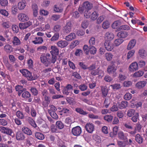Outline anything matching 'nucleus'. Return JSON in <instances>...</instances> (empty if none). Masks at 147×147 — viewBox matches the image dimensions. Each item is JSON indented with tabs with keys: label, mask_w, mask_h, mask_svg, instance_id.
I'll list each match as a JSON object with an SVG mask.
<instances>
[{
	"label": "nucleus",
	"mask_w": 147,
	"mask_h": 147,
	"mask_svg": "<svg viewBox=\"0 0 147 147\" xmlns=\"http://www.w3.org/2000/svg\"><path fill=\"white\" fill-rule=\"evenodd\" d=\"M86 131L90 133H92L94 130V126L92 123H87L85 125Z\"/></svg>",
	"instance_id": "nucleus-11"
},
{
	"label": "nucleus",
	"mask_w": 147,
	"mask_h": 147,
	"mask_svg": "<svg viewBox=\"0 0 147 147\" xmlns=\"http://www.w3.org/2000/svg\"><path fill=\"white\" fill-rule=\"evenodd\" d=\"M27 63L29 68H32L33 67V62L31 59H29L27 61Z\"/></svg>",
	"instance_id": "nucleus-62"
},
{
	"label": "nucleus",
	"mask_w": 147,
	"mask_h": 147,
	"mask_svg": "<svg viewBox=\"0 0 147 147\" xmlns=\"http://www.w3.org/2000/svg\"><path fill=\"white\" fill-rule=\"evenodd\" d=\"M123 41V40L122 39L118 38L115 40L114 41V44L116 46H117L121 44Z\"/></svg>",
	"instance_id": "nucleus-44"
},
{
	"label": "nucleus",
	"mask_w": 147,
	"mask_h": 147,
	"mask_svg": "<svg viewBox=\"0 0 147 147\" xmlns=\"http://www.w3.org/2000/svg\"><path fill=\"white\" fill-rule=\"evenodd\" d=\"M120 22L119 21L115 22L112 25V27L113 28L117 29L120 25Z\"/></svg>",
	"instance_id": "nucleus-59"
},
{
	"label": "nucleus",
	"mask_w": 147,
	"mask_h": 147,
	"mask_svg": "<svg viewBox=\"0 0 147 147\" xmlns=\"http://www.w3.org/2000/svg\"><path fill=\"white\" fill-rule=\"evenodd\" d=\"M118 136L119 138L120 139L123 140H126L127 141V139L123 131H119L118 133Z\"/></svg>",
	"instance_id": "nucleus-34"
},
{
	"label": "nucleus",
	"mask_w": 147,
	"mask_h": 147,
	"mask_svg": "<svg viewBox=\"0 0 147 147\" xmlns=\"http://www.w3.org/2000/svg\"><path fill=\"white\" fill-rule=\"evenodd\" d=\"M70 110V109L69 108H67L65 107L63 108L62 110L60 111L59 112L61 113L60 114L61 115L67 116L69 115Z\"/></svg>",
	"instance_id": "nucleus-20"
},
{
	"label": "nucleus",
	"mask_w": 147,
	"mask_h": 147,
	"mask_svg": "<svg viewBox=\"0 0 147 147\" xmlns=\"http://www.w3.org/2000/svg\"><path fill=\"white\" fill-rule=\"evenodd\" d=\"M132 96V94H131L127 93L124 95L123 98L126 100H129L131 98Z\"/></svg>",
	"instance_id": "nucleus-56"
},
{
	"label": "nucleus",
	"mask_w": 147,
	"mask_h": 147,
	"mask_svg": "<svg viewBox=\"0 0 147 147\" xmlns=\"http://www.w3.org/2000/svg\"><path fill=\"white\" fill-rule=\"evenodd\" d=\"M128 103V102L127 101H122L121 103H118V107L120 109L125 108L127 107Z\"/></svg>",
	"instance_id": "nucleus-29"
},
{
	"label": "nucleus",
	"mask_w": 147,
	"mask_h": 147,
	"mask_svg": "<svg viewBox=\"0 0 147 147\" xmlns=\"http://www.w3.org/2000/svg\"><path fill=\"white\" fill-rule=\"evenodd\" d=\"M113 116L111 115H106L104 117L105 120L108 122H111L113 119Z\"/></svg>",
	"instance_id": "nucleus-46"
},
{
	"label": "nucleus",
	"mask_w": 147,
	"mask_h": 147,
	"mask_svg": "<svg viewBox=\"0 0 147 147\" xmlns=\"http://www.w3.org/2000/svg\"><path fill=\"white\" fill-rule=\"evenodd\" d=\"M50 102V98L48 96H45L43 99L42 105L45 107H48Z\"/></svg>",
	"instance_id": "nucleus-17"
},
{
	"label": "nucleus",
	"mask_w": 147,
	"mask_h": 147,
	"mask_svg": "<svg viewBox=\"0 0 147 147\" xmlns=\"http://www.w3.org/2000/svg\"><path fill=\"white\" fill-rule=\"evenodd\" d=\"M139 54L140 57L142 58H144L147 55V54L146 51L144 49H141L139 50Z\"/></svg>",
	"instance_id": "nucleus-37"
},
{
	"label": "nucleus",
	"mask_w": 147,
	"mask_h": 147,
	"mask_svg": "<svg viewBox=\"0 0 147 147\" xmlns=\"http://www.w3.org/2000/svg\"><path fill=\"white\" fill-rule=\"evenodd\" d=\"M117 144L119 147H125L126 145V143L124 141H118Z\"/></svg>",
	"instance_id": "nucleus-64"
},
{
	"label": "nucleus",
	"mask_w": 147,
	"mask_h": 147,
	"mask_svg": "<svg viewBox=\"0 0 147 147\" xmlns=\"http://www.w3.org/2000/svg\"><path fill=\"white\" fill-rule=\"evenodd\" d=\"M128 69L130 72H133L137 70L138 69V63L136 62L132 63L130 65Z\"/></svg>",
	"instance_id": "nucleus-14"
},
{
	"label": "nucleus",
	"mask_w": 147,
	"mask_h": 147,
	"mask_svg": "<svg viewBox=\"0 0 147 147\" xmlns=\"http://www.w3.org/2000/svg\"><path fill=\"white\" fill-rule=\"evenodd\" d=\"M0 131L2 133L9 135L12 137L14 136V133L12 130L8 127L1 126L0 127Z\"/></svg>",
	"instance_id": "nucleus-4"
},
{
	"label": "nucleus",
	"mask_w": 147,
	"mask_h": 147,
	"mask_svg": "<svg viewBox=\"0 0 147 147\" xmlns=\"http://www.w3.org/2000/svg\"><path fill=\"white\" fill-rule=\"evenodd\" d=\"M32 9L33 16L35 17L37 16L38 14V7L37 5L35 3L32 5Z\"/></svg>",
	"instance_id": "nucleus-15"
},
{
	"label": "nucleus",
	"mask_w": 147,
	"mask_h": 147,
	"mask_svg": "<svg viewBox=\"0 0 147 147\" xmlns=\"http://www.w3.org/2000/svg\"><path fill=\"white\" fill-rule=\"evenodd\" d=\"M21 119L17 118L13 119L14 122L18 126L21 125L22 124V122Z\"/></svg>",
	"instance_id": "nucleus-48"
},
{
	"label": "nucleus",
	"mask_w": 147,
	"mask_h": 147,
	"mask_svg": "<svg viewBox=\"0 0 147 147\" xmlns=\"http://www.w3.org/2000/svg\"><path fill=\"white\" fill-rule=\"evenodd\" d=\"M139 116V114L138 113H135V115L131 118V120L133 122L136 123L138 119V118Z\"/></svg>",
	"instance_id": "nucleus-50"
},
{
	"label": "nucleus",
	"mask_w": 147,
	"mask_h": 147,
	"mask_svg": "<svg viewBox=\"0 0 147 147\" xmlns=\"http://www.w3.org/2000/svg\"><path fill=\"white\" fill-rule=\"evenodd\" d=\"M11 26V24L9 21H6L2 22L1 24L2 27L5 29L10 28Z\"/></svg>",
	"instance_id": "nucleus-23"
},
{
	"label": "nucleus",
	"mask_w": 147,
	"mask_h": 147,
	"mask_svg": "<svg viewBox=\"0 0 147 147\" xmlns=\"http://www.w3.org/2000/svg\"><path fill=\"white\" fill-rule=\"evenodd\" d=\"M9 120L8 118L6 119H0V124L3 126H6L8 124V122Z\"/></svg>",
	"instance_id": "nucleus-41"
},
{
	"label": "nucleus",
	"mask_w": 147,
	"mask_h": 147,
	"mask_svg": "<svg viewBox=\"0 0 147 147\" xmlns=\"http://www.w3.org/2000/svg\"><path fill=\"white\" fill-rule=\"evenodd\" d=\"M92 7V4L88 1L84 2L82 5L78 8V11L81 13H84L86 18H89L90 16V12L89 11Z\"/></svg>",
	"instance_id": "nucleus-1"
},
{
	"label": "nucleus",
	"mask_w": 147,
	"mask_h": 147,
	"mask_svg": "<svg viewBox=\"0 0 147 147\" xmlns=\"http://www.w3.org/2000/svg\"><path fill=\"white\" fill-rule=\"evenodd\" d=\"M41 61L46 67L49 66L51 63L54 64L52 61V58L51 57L49 53H47L45 55H41L40 57Z\"/></svg>",
	"instance_id": "nucleus-2"
},
{
	"label": "nucleus",
	"mask_w": 147,
	"mask_h": 147,
	"mask_svg": "<svg viewBox=\"0 0 147 147\" xmlns=\"http://www.w3.org/2000/svg\"><path fill=\"white\" fill-rule=\"evenodd\" d=\"M104 45L106 49L109 51H111L114 47V45L110 41L106 40Z\"/></svg>",
	"instance_id": "nucleus-13"
},
{
	"label": "nucleus",
	"mask_w": 147,
	"mask_h": 147,
	"mask_svg": "<svg viewBox=\"0 0 147 147\" xmlns=\"http://www.w3.org/2000/svg\"><path fill=\"white\" fill-rule=\"evenodd\" d=\"M12 42L14 46L19 45L21 44L20 40L16 36H14L13 38Z\"/></svg>",
	"instance_id": "nucleus-28"
},
{
	"label": "nucleus",
	"mask_w": 147,
	"mask_h": 147,
	"mask_svg": "<svg viewBox=\"0 0 147 147\" xmlns=\"http://www.w3.org/2000/svg\"><path fill=\"white\" fill-rule=\"evenodd\" d=\"M79 89L82 91L86 90L88 88L87 86L84 84H82L78 86Z\"/></svg>",
	"instance_id": "nucleus-55"
},
{
	"label": "nucleus",
	"mask_w": 147,
	"mask_h": 147,
	"mask_svg": "<svg viewBox=\"0 0 147 147\" xmlns=\"http://www.w3.org/2000/svg\"><path fill=\"white\" fill-rule=\"evenodd\" d=\"M13 48L9 44L6 45L4 47L5 51L7 53H10L13 51Z\"/></svg>",
	"instance_id": "nucleus-27"
},
{
	"label": "nucleus",
	"mask_w": 147,
	"mask_h": 147,
	"mask_svg": "<svg viewBox=\"0 0 147 147\" xmlns=\"http://www.w3.org/2000/svg\"><path fill=\"white\" fill-rule=\"evenodd\" d=\"M57 46L61 48H64L66 47L68 45L67 41L66 40H60L57 43Z\"/></svg>",
	"instance_id": "nucleus-25"
},
{
	"label": "nucleus",
	"mask_w": 147,
	"mask_h": 147,
	"mask_svg": "<svg viewBox=\"0 0 147 147\" xmlns=\"http://www.w3.org/2000/svg\"><path fill=\"white\" fill-rule=\"evenodd\" d=\"M147 80L142 81L138 82L136 84V87L138 89H141L144 87L146 85Z\"/></svg>",
	"instance_id": "nucleus-19"
},
{
	"label": "nucleus",
	"mask_w": 147,
	"mask_h": 147,
	"mask_svg": "<svg viewBox=\"0 0 147 147\" xmlns=\"http://www.w3.org/2000/svg\"><path fill=\"white\" fill-rule=\"evenodd\" d=\"M73 86L70 84H68L63 88L62 90V92L63 94L67 95L70 92V91L72 90Z\"/></svg>",
	"instance_id": "nucleus-12"
},
{
	"label": "nucleus",
	"mask_w": 147,
	"mask_h": 147,
	"mask_svg": "<svg viewBox=\"0 0 147 147\" xmlns=\"http://www.w3.org/2000/svg\"><path fill=\"white\" fill-rule=\"evenodd\" d=\"M106 40L110 41L112 40L114 37V34L111 32H107L105 35Z\"/></svg>",
	"instance_id": "nucleus-24"
},
{
	"label": "nucleus",
	"mask_w": 147,
	"mask_h": 147,
	"mask_svg": "<svg viewBox=\"0 0 147 147\" xmlns=\"http://www.w3.org/2000/svg\"><path fill=\"white\" fill-rule=\"evenodd\" d=\"M59 34L58 33L55 34L54 35L51 39V40L52 41H55L59 39Z\"/></svg>",
	"instance_id": "nucleus-52"
},
{
	"label": "nucleus",
	"mask_w": 147,
	"mask_h": 147,
	"mask_svg": "<svg viewBox=\"0 0 147 147\" xmlns=\"http://www.w3.org/2000/svg\"><path fill=\"white\" fill-rule=\"evenodd\" d=\"M72 25L70 22H67L66 24L63 27V31L65 34H68L71 31Z\"/></svg>",
	"instance_id": "nucleus-6"
},
{
	"label": "nucleus",
	"mask_w": 147,
	"mask_h": 147,
	"mask_svg": "<svg viewBox=\"0 0 147 147\" xmlns=\"http://www.w3.org/2000/svg\"><path fill=\"white\" fill-rule=\"evenodd\" d=\"M82 132V129L79 126H77L72 128L71 133L74 136H78Z\"/></svg>",
	"instance_id": "nucleus-9"
},
{
	"label": "nucleus",
	"mask_w": 147,
	"mask_h": 147,
	"mask_svg": "<svg viewBox=\"0 0 147 147\" xmlns=\"http://www.w3.org/2000/svg\"><path fill=\"white\" fill-rule=\"evenodd\" d=\"M135 113V111L134 110L132 109H129L128 111L127 115L128 117H131L134 115Z\"/></svg>",
	"instance_id": "nucleus-47"
},
{
	"label": "nucleus",
	"mask_w": 147,
	"mask_h": 147,
	"mask_svg": "<svg viewBox=\"0 0 147 147\" xmlns=\"http://www.w3.org/2000/svg\"><path fill=\"white\" fill-rule=\"evenodd\" d=\"M135 52V51L134 50H132L129 51L127 54V59H129L134 54Z\"/></svg>",
	"instance_id": "nucleus-61"
},
{
	"label": "nucleus",
	"mask_w": 147,
	"mask_h": 147,
	"mask_svg": "<svg viewBox=\"0 0 147 147\" xmlns=\"http://www.w3.org/2000/svg\"><path fill=\"white\" fill-rule=\"evenodd\" d=\"M117 67L114 65H109L108 66L107 71L110 74H112L113 77H115L117 75V73L116 72Z\"/></svg>",
	"instance_id": "nucleus-5"
},
{
	"label": "nucleus",
	"mask_w": 147,
	"mask_h": 147,
	"mask_svg": "<svg viewBox=\"0 0 147 147\" xmlns=\"http://www.w3.org/2000/svg\"><path fill=\"white\" fill-rule=\"evenodd\" d=\"M26 3L24 1H21L18 2V7L20 10L24 9L26 6Z\"/></svg>",
	"instance_id": "nucleus-22"
},
{
	"label": "nucleus",
	"mask_w": 147,
	"mask_h": 147,
	"mask_svg": "<svg viewBox=\"0 0 147 147\" xmlns=\"http://www.w3.org/2000/svg\"><path fill=\"white\" fill-rule=\"evenodd\" d=\"M129 26L127 25H123L121 26L118 29L119 30H129Z\"/></svg>",
	"instance_id": "nucleus-53"
},
{
	"label": "nucleus",
	"mask_w": 147,
	"mask_h": 147,
	"mask_svg": "<svg viewBox=\"0 0 147 147\" xmlns=\"http://www.w3.org/2000/svg\"><path fill=\"white\" fill-rule=\"evenodd\" d=\"M76 37L75 34L74 33H71L69 35L66 36L65 39L66 40L70 41L75 38Z\"/></svg>",
	"instance_id": "nucleus-32"
},
{
	"label": "nucleus",
	"mask_w": 147,
	"mask_h": 147,
	"mask_svg": "<svg viewBox=\"0 0 147 147\" xmlns=\"http://www.w3.org/2000/svg\"><path fill=\"white\" fill-rule=\"evenodd\" d=\"M136 43V40L135 39L131 40L127 46V49L128 50L132 49L135 46Z\"/></svg>",
	"instance_id": "nucleus-26"
},
{
	"label": "nucleus",
	"mask_w": 147,
	"mask_h": 147,
	"mask_svg": "<svg viewBox=\"0 0 147 147\" xmlns=\"http://www.w3.org/2000/svg\"><path fill=\"white\" fill-rule=\"evenodd\" d=\"M144 74L143 70H139L135 73L134 74V76L136 77H139L142 76Z\"/></svg>",
	"instance_id": "nucleus-42"
},
{
	"label": "nucleus",
	"mask_w": 147,
	"mask_h": 147,
	"mask_svg": "<svg viewBox=\"0 0 147 147\" xmlns=\"http://www.w3.org/2000/svg\"><path fill=\"white\" fill-rule=\"evenodd\" d=\"M8 5L7 0H0V5L1 7H5Z\"/></svg>",
	"instance_id": "nucleus-45"
},
{
	"label": "nucleus",
	"mask_w": 147,
	"mask_h": 147,
	"mask_svg": "<svg viewBox=\"0 0 147 147\" xmlns=\"http://www.w3.org/2000/svg\"><path fill=\"white\" fill-rule=\"evenodd\" d=\"M22 96L23 98L24 99H27L30 97L31 94L28 91H24L23 92Z\"/></svg>",
	"instance_id": "nucleus-38"
},
{
	"label": "nucleus",
	"mask_w": 147,
	"mask_h": 147,
	"mask_svg": "<svg viewBox=\"0 0 147 147\" xmlns=\"http://www.w3.org/2000/svg\"><path fill=\"white\" fill-rule=\"evenodd\" d=\"M111 86L113 89H118L121 88L120 84L118 83L113 84L111 85Z\"/></svg>",
	"instance_id": "nucleus-58"
},
{
	"label": "nucleus",
	"mask_w": 147,
	"mask_h": 147,
	"mask_svg": "<svg viewBox=\"0 0 147 147\" xmlns=\"http://www.w3.org/2000/svg\"><path fill=\"white\" fill-rule=\"evenodd\" d=\"M18 20L22 22H27L29 20V18L27 15L22 13L18 14Z\"/></svg>",
	"instance_id": "nucleus-7"
},
{
	"label": "nucleus",
	"mask_w": 147,
	"mask_h": 147,
	"mask_svg": "<svg viewBox=\"0 0 147 147\" xmlns=\"http://www.w3.org/2000/svg\"><path fill=\"white\" fill-rule=\"evenodd\" d=\"M22 131L24 133L28 136H31L32 134L31 130L25 126L22 127Z\"/></svg>",
	"instance_id": "nucleus-21"
},
{
	"label": "nucleus",
	"mask_w": 147,
	"mask_h": 147,
	"mask_svg": "<svg viewBox=\"0 0 147 147\" xmlns=\"http://www.w3.org/2000/svg\"><path fill=\"white\" fill-rule=\"evenodd\" d=\"M51 50L50 51V53L52 55V61L53 63H55L57 59V55H58L59 53V50L58 48L56 46H52L51 47Z\"/></svg>",
	"instance_id": "nucleus-3"
},
{
	"label": "nucleus",
	"mask_w": 147,
	"mask_h": 147,
	"mask_svg": "<svg viewBox=\"0 0 147 147\" xmlns=\"http://www.w3.org/2000/svg\"><path fill=\"white\" fill-rule=\"evenodd\" d=\"M75 110L77 113L81 115H86L88 113V112L84 111L80 108H77Z\"/></svg>",
	"instance_id": "nucleus-36"
},
{
	"label": "nucleus",
	"mask_w": 147,
	"mask_h": 147,
	"mask_svg": "<svg viewBox=\"0 0 147 147\" xmlns=\"http://www.w3.org/2000/svg\"><path fill=\"white\" fill-rule=\"evenodd\" d=\"M56 125L59 129H62L64 127V125L61 121H57L56 123Z\"/></svg>",
	"instance_id": "nucleus-40"
},
{
	"label": "nucleus",
	"mask_w": 147,
	"mask_h": 147,
	"mask_svg": "<svg viewBox=\"0 0 147 147\" xmlns=\"http://www.w3.org/2000/svg\"><path fill=\"white\" fill-rule=\"evenodd\" d=\"M25 137L24 134L21 131L17 132L16 138L17 140H23L25 138Z\"/></svg>",
	"instance_id": "nucleus-16"
},
{
	"label": "nucleus",
	"mask_w": 147,
	"mask_h": 147,
	"mask_svg": "<svg viewBox=\"0 0 147 147\" xmlns=\"http://www.w3.org/2000/svg\"><path fill=\"white\" fill-rule=\"evenodd\" d=\"M51 131L53 133H57L59 132V130L56 126H51Z\"/></svg>",
	"instance_id": "nucleus-43"
},
{
	"label": "nucleus",
	"mask_w": 147,
	"mask_h": 147,
	"mask_svg": "<svg viewBox=\"0 0 147 147\" xmlns=\"http://www.w3.org/2000/svg\"><path fill=\"white\" fill-rule=\"evenodd\" d=\"M128 35L127 32H126L121 31L117 33V35L120 38H125Z\"/></svg>",
	"instance_id": "nucleus-30"
},
{
	"label": "nucleus",
	"mask_w": 147,
	"mask_h": 147,
	"mask_svg": "<svg viewBox=\"0 0 147 147\" xmlns=\"http://www.w3.org/2000/svg\"><path fill=\"white\" fill-rule=\"evenodd\" d=\"M5 64L8 69L9 71H11L13 69V66L7 61L5 63Z\"/></svg>",
	"instance_id": "nucleus-49"
},
{
	"label": "nucleus",
	"mask_w": 147,
	"mask_h": 147,
	"mask_svg": "<svg viewBox=\"0 0 147 147\" xmlns=\"http://www.w3.org/2000/svg\"><path fill=\"white\" fill-rule=\"evenodd\" d=\"M61 17L60 15L53 14L51 16V19L53 20L56 21L59 20Z\"/></svg>",
	"instance_id": "nucleus-57"
},
{
	"label": "nucleus",
	"mask_w": 147,
	"mask_h": 147,
	"mask_svg": "<svg viewBox=\"0 0 147 147\" xmlns=\"http://www.w3.org/2000/svg\"><path fill=\"white\" fill-rule=\"evenodd\" d=\"M31 37L34 39L32 40V42L34 45L40 44L42 43L43 40L42 37H35L33 35Z\"/></svg>",
	"instance_id": "nucleus-8"
},
{
	"label": "nucleus",
	"mask_w": 147,
	"mask_h": 147,
	"mask_svg": "<svg viewBox=\"0 0 147 147\" xmlns=\"http://www.w3.org/2000/svg\"><path fill=\"white\" fill-rule=\"evenodd\" d=\"M135 140L138 144H140L143 143L144 141V138L141 135L138 134L135 136Z\"/></svg>",
	"instance_id": "nucleus-18"
},
{
	"label": "nucleus",
	"mask_w": 147,
	"mask_h": 147,
	"mask_svg": "<svg viewBox=\"0 0 147 147\" xmlns=\"http://www.w3.org/2000/svg\"><path fill=\"white\" fill-rule=\"evenodd\" d=\"M101 88L103 97H105L107 95L108 92V89L106 86H102Z\"/></svg>",
	"instance_id": "nucleus-33"
},
{
	"label": "nucleus",
	"mask_w": 147,
	"mask_h": 147,
	"mask_svg": "<svg viewBox=\"0 0 147 147\" xmlns=\"http://www.w3.org/2000/svg\"><path fill=\"white\" fill-rule=\"evenodd\" d=\"M18 9L16 6H13L11 8V13L13 15H15L18 13Z\"/></svg>",
	"instance_id": "nucleus-54"
},
{
	"label": "nucleus",
	"mask_w": 147,
	"mask_h": 147,
	"mask_svg": "<svg viewBox=\"0 0 147 147\" xmlns=\"http://www.w3.org/2000/svg\"><path fill=\"white\" fill-rule=\"evenodd\" d=\"M16 115L18 117L17 118L21 119H24V114L22 112L20 111H18L16 112Z\"/></svg>",
	"instance_id": "nucleus-39"
},
{
	"label": "nucleus",
	"mask_w": 147,
	"mask_h": 147,
	"mask_svg": "<svg viewBox=\"0 0 147 147\" xmlns=\"http://www.w3.org/2000/svg\"><path fill=\"white\" fill-rule=\"evenodd\" d=\"M113 55L110 53H107L105 54V57L107 60L111 61L113 57Z\"/></svg>",
	"instance_id": "nucleus-60"
},
{
	"label": "nucleus",
	"mask_w": 147,
	"mask_h": 147,
	"mask_svg": "<svg viewBox=\"0 0 147 147\" xmlns=\"http://www.w3.org/2000/svg\"><path fill=\"white\" fill-rule=\"evenodd\" d=\"M20 72L22 74L23 76L26 77L28 80H30L31 73L29 71L26 69H21Z\"/></svg>",
	"instance_id": "nucleus-10"
},
{
	"label": "nucleus",
	"mask_w": 147,
	"mask_h": 147,
	"mask_svg": "<svg viewBox=\"0 0 147 147\" xmlns=\"http://www.w3.org/2000/svg\"><path fill=\"white\" fill-rule=\"evenodd\" d=\"M35 136L36 138L39 140H43L45 138L44 135L42 133L39 132H36L35 133Z\"/></svg>",
	"instance_id": "nucleus-31"
},
{
	"label": "nucleus",
	"mask_w": 147,
	"mask_h": 147,
	"mask_svg": "<svg viewBox=\"0 0 147 147\" xmlns=\"http://www.w3.org/2000/svg\"><path fill=\"white\" fill-rule=\"evenodd\" d=\"M110 23L108 20H106L102 24V27L104 29H107L109 26Z\"/></svg>",
	"instance_id": "nucleus-51"
},
{
	"label": "nucleus",
	"mask_w": 147,
	"mask_h": 147,
	"mask_svg": "<svg viewBox=\"0 0 147 147\" xmlns=\"http://www.w3.org/2000/svg\"><path fill=\"white\" fill-rule=\"evenodd\" d=\"M105 16H100L97 19L96 23L97 24L100 23L105 19Z\"/></svg>",
	"instance_id": "nucleus-63"
},
{
	"label": "nucleus",
	"mask_w": 147,
	"mask_h": 147,
	"mask_svg": "<svg viewBox=\"0 0 147 147\" xmlns=\"http://www.w3.org/2000/svg\"><path fill=\"white\" fill-rule=\"evenodd\" d=\"M98 14L97 12L94 11L92 13H90V16L91 20H96L98 16Z\"/></svg>",
	"instance_id": "nucleus-35"
}]
</instances>
